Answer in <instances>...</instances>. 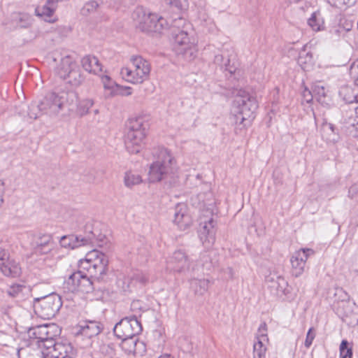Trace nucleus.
Segmentation results:
<instances>
[{
    "instance_id": "nucleus-1",
    "label": "nucleus",
    "mask_w": 358,
    "mask_h": 358,
    "mask_svg": "<svg viewBox=\"0 0 358 358\" xmlns=\"http://www.w3.org/2000/svg\"><path fill=\"white\" fill-rule=\"evenodd\" d=\"M172 32L173 50L187 60H192L196 56L197 48L191 24L183 18L174 20Z\"/></svg>"
},
{
    "instance_id": "nucleus-2",
    "label": "nucleus",
    "mask_w": 358,
    "mask_h": 358,
    "mask_svg": "<svg viewBox=\"0 0 358 358\" xmlns=\"http://www.w3.org/2000/svg\"><path fill=\"white\" fill-rule=\"evenodd\" d=\"M156 160L150 165L148 179L150 182L167 180L174 175L176 164L174 157L164 148H159L155 152Z\"/></svg>"
},
{
    "instance_id": "nucleus-3",
    "label": "nucleus",
    "mask_w": 358,
    "mask_h": 358,
    "mask_svg": "<svg viewBox=\"0 0 358 358\" xmlns=\"http://www.w3.org/2000/svg\"><path fill=\"white\" fill-rule=\"evenodd\" d=\"M258 108L256 98L245 90H240L234 100V118L236 124L245 127L255 118V112Z\"/></svg>"
},
{
    "instance_id": "nucleus-4",
    "label": "nucleus",
    "mask_w": 358,
    "mask_h": 358,
    "mask_svg": "<svg viewBox=\"0 0 358 358\" xmlns=\"http://www.w3.org/2000/svg\"><path fill=\"white\" fill-rule=\"evenodd\" d=\"M136 26L144 32L161 33L168 28L167 20L156 13H152L143 6L136 7L132 13Z\"/></svg>"
},
{
    "instance_id": "nucleus-5",
    "label": "nucleus",
    "mask_w": 358,
    "mask_h": 358,
    "mask_svg": "<svg viewBox=\"0 0 358 358\" xmlns=\"http://www.w3.org/2000/svg\"><path fill=\"white\" fill-rule=\"evenodd\" d=\"M141 331V322L135 316L122 319L113 329L115 336L122 341V348L125 349L126 345H129V348L126 349L129 352L134 351V346L136 345L134 336Z\"/></svg>"
},
{
    "instance_id": "nucleus-6",
    "label": "nucleus",
    "mask_w": 358,
    "mask_h": 358,
    "mask_svg": "<svg viewBox=\"0 0 358 358\" xmlns=\"http://www.w3.org/2000/svg\"><path fill=\"white\" fill-rule=\"evenodd\" d=\"M77 99V93L72 90L50 92L41 101V108L44 113L57 115L64 106L73 105Z\"/></svg>"
},
{
    "instance_id": "nucleus-7",
    "label": "nucleus",
    "mask_w": 358,
    "mask_h": 358,
    "mask_svg": "<svg viewBox=\"0 0 358 358\" xmlns=\"http://www.w3.org/2000/svg\"><path fill=\"white\" fill-rule=\"evenodd\" d=\"M147 129L148 124L142 118L129 120L124 139L125 146L129 152L136 154L143 148Z\"/></svg>"
},
{
    "instance_id": "nucleus-8",
    "label": "nucleus",
    "mask_w": 358,
    "mask_h": 358,
    "mask_svg": "<svg viewBox=\"0 0 358 358\" xmlns=\"http://www.w3.org/2000/svg\"><path fill=\"white\" fill-rule=\"evenodd\" d=\"M129 66L123 67L120 73L122 78L132 84H141L149 77L150 63L141 56H133Z\"/></svg>"
},
{
    "instance_id": "nucleus-9",
    "label": "nucleus",
    "mask_w": 358,
    "mask_h": 358,
    "mask_svg": "<svg viewBox=\"0 0 358 358\" xmlns=\"http://www.w3.org/2000/svg\"><path fill=\"white\" fill-rule=\"evenodd\" d=\"M55 72L59 78L73 87L80 86L85 80L78 65L69 56L61 58Z\"/></svg>"
},
{
    "instance_id": "nucleus-10",
    "label": "nucleus",
    "mask_w": 358,
    "mask_h": 358,
    "mask_svg": "<svg viewBox=\"0 0 358 358\" xmlns=\"http://www.w3.org/2000/svg\"><path fill=\"white\" fill-rule=\"evenodd\" d=\"M62 306L61 298L55 294L38 299L34 308L38 316L44 320H50L55 316Z\"/></svg>"
},
{
    "instance_id": "nucleus-11",
    "label": "nucleus",
    "mask_w": 358,
    "mask_h": 358,
    "mask_svg": "<svg viewBox=\"0 0 358 358\" xmlns=\"http://www.w3.org/2000/svg\"><path fill=\"white\" fill-rule=\"evenodd\" d=\"M60 329L55 324H43L33 327L29 329L31 336L38 341L44 343V346L49 349L55 337L60 334Z\"/></svg>"
},
{
    "instance_id": "nucleus-12",
    "label": "nucleus",
    "mask_w": 358,
    "mask_h": 358,
    "mask_svg": "<svg viewBox=\"0 0 358 358\" xmlns=\"http://www.w3.org/2000/svg\"><path fill=\"white\" fill-rule=\"evenodd\" d=\"M29 245L33 253L37 255L49 253L53 248L52 236L49 234L34 233L29 236Z\"/></svg>"
},
{
    "instance_id": "nucleus-13",
    "label": "nucleus",
    "mask_w": 358,
    "mask_h": 358,
    "mask_svg": "<svg viewBox=\"0 0 358 358\" xmlns=\"http://www.w3.org/2000/svg\"><path fill=\"white\" fill-rule=\"evenodd\" d=\"M210 217H201L199 236L203 245L210 247L215 241V220L210 212H207Z\"/></svg>"
},
{
    "instance_id": "nucleus-14",
    "label": "nucleus",
    "mask_w": 358,
    "mask_h": 358,
    "mask_svg": "<svg viewBox=\"0 0 358 358\" xmlns=\"http://www.w3.org/2000/svg\"><path fill=\"white\" fill-rule=\"evenodd\" d=\"M314 254L315 251L310 248H301L293 253L290 262L294 276L297 278L303 274L307 259Z\"/></svg>"
},
{
    "instance_id": "nucleus-15",
    "label": "nucleus",
    "mask_w": 358,
    "mask_h": 358,
    "mask_svg": "<svg viewBox=\"0 0 358 358\" xmlns=\"http://www.w3.org/2000/svg\"><path fill=\"white\" fill-rule=\"evenodd\" d=\"M49 349L45 355L42 354L45 358H74L76 355V349L69 342H57Z\"/></svg>"
},
{
    "instance_id": "nucleus-16",
    "label": "nucleus",
    "mask_w": 358,
    "mask_h": 358,
    "mask_svg": "<svg viewBox=\"0 0 358 358\" xmlns=\"http://www.w3.org/2000/svg\"><path fill=\"white\" fill-rule=\"evenodd\" d=\"M21 268L19 264L10 258V255L6 250H0V272L7 277H17Z\"/></svg>"
},
{
    "instance_id": "nucleus-17",
    "label": "nucleus",
    "mask_w": 358,
    "mask_h": 358,
    "mask_svg": "<svg viewBox=\"0 0 358 358\" xmlns=\"http://www.w3.org/2000/svg\"><path fill=\"white\" fill-rule=\"evenodd\" d=\"M167 268L175 273H182L189 268L188 256L182 250H176L167 262Z\"/></svg>"
},
{
    "instance_id": "nucleus-18",
    "label": "nucleus",
    "mask_w": 358,
    "mask_h": 358,
    "mask_svg": "<svg viewBox=\"0 0 358 358\" xmlns=\"http://www.w3.org/2000/svg\"><path fill=\"white\" fill-rule=\"evenodd\" d=\"M87 254L90 262L92 265V270L95 271L96 278H101L106 272L108 263L107 257L97 250H92Z\"/></svg>"
},
{
    "instance_id": "nucleus-19",
    "label": "nucleus",
    "mask_w": 358,
    "mask_h": 358,
    "mask_svg": "<svg viewBox=\"0 0 358 358\" xmlns=\"http://www.w3.org/2000/svg\"><path fill=\"white\" fill-rule=\"evenodd\" d=\"M148 281V276L146 273L140 271H136L127 276H124L118 280V286L124 292L130 291L137 283L145 285Z\"/></svg>"
},
{
    "instance_id": "nucleus-20",
    "label": "nucleus",
    "mask_w": 358,
    "mask_h": 358,
    "mask_svg": "<svg viewBox=\"0 0 358 358\" xmlns=\"http://www.w3.org/2000/svg\"><path fill=\"white\" fill-rule=\"evenodd\" d=\"M173 223L180 230L188 229L192 224V220L185 203H178L174 209Z\"/></svg>"
},
{
    "instance_id": "nucleus-21",
    "label": "nucleus",
    "mask_w": 358,
    "mask_h": 358,
    "mask_svg": "<svg viewBox=\"0 0 358 358\" xmlns=\"http://www.w3.org/2000/svg\"><path fill=\"white\" fill-rule=\"evenodd\" d=\"M93 241V235L89 234L85 237L82 236H64L60 239V245L65 248L74 249L83 245H90Z\"/></svg>"
},
{
    "instance_id": "nucleus-22",
    "label": "nucleus",
    "mask_w": 358,
    "mask_h": 358,
    "mask_svg": "<svg viewBox=\"0 0 358 358\" xmlns=\"http://www.w3.org/2000/svg\"><path fill=\"white\" fill-rule=\"evenodd\" d=\"M266 280L268 283H270V287L275 289L277 295L287 296L290 293L288 282L281 275H270L266 277Z\"/></svg>"
},
{
    "instance_id": "nucleus-23",
    "label": "nucleus",
    "mask_w": 358,
    "mask_h": 358,
    "mask_svg": "<svg viewBox=\"0 0 358 358\" xmlns=\"http://www.w3.org/2000/svg\"><path fill=\"white\" fill-rule=\"evenodd\" d=\"M79 327L80 334L89 338L99 335L103 329L100 322L90 320L81 322Z\"/></svg>"
},
{
    "instance_id": "nucleus-24",
    "label": "nucleus",
    "mask_w": 358,
    "mask_h": 358,
    "mask_svg": "<svg viewBox=\"0 0 358 358\" xmlns=\"http://www.w3.org/2000/svg\"><path fill=\"white\" fill-rule=\"evenodd\" d=\"M83 69L91 73L99 76L102 73V66L99 59L91 55L84 57L81 60Z\"/></svg>"
},
{
    "instance_id": "nucleus-25",
    "label": "nucleus",
    "mask_w": 358,
    "mask_h": 358,
    "mask_svg": "<svg viewBox=\"0 0 358 358\" xmlns=\"http://www.w3.org/2000/svg\"><path fill=\"white\" fill-rule=\"evenodd\" d=\"M104 89V96L106 99H111L117 96V91L119 85L117 84L109 76L105 74H100L99 76Z\"/></svg>"
},
{
    "instance_id": "nucleus-26",
    "label": "nucleus",
    "mask_w": 358,
    "mask_h": 358,
    "mask_svg": "<svg viewBox=\"0 0 358 358\" xmlns=\"http://www.w3.org/2000/svg\"><path fill=\"white\" fill-rule=\"evenodd\" d=\"M83 274L82 271H78L69 275L64 282L63 288L64 291L71 293L76 292Z\"/></svg>"
},
{
    "instance_id": "nucleus-27",
    "label": "nucleus",
    "mask_w": 358,
    "mask_h": 358,
    "mask_svg": "<svg viewBox=\"0 0 358 358\" xmlns=\"http://www.w3.org/2000/svg\"><path fill=\"white\" fill-rule=\"evenodd\" d=\"M210 282L208 279L192 278L190 287L195 294L203 295L208 289Z\"/></svg>"
},
{
    "instance_id": "nucleus-28",
    "label": "nucleus",
    "mask_w": 358,
    "mask_h": 358,
    "mask_svg": "<svg viewBox=\"0 0 358 358\" xmlns=\"http://www.w3.org/2000/svg\"><path fill=\"white\" fill-rule=\"evenodd\" d=\"M12 22L17 28H27L32 24V18L27 13H14L12 15Z\"/></svg>"
},
{
    "instance_id": "nucleus-29",
    "label": "nucleus",
    "mask_w": 358,
    "mask_h": 358,
    "mask_svg": "<svg viewBox=\"0 0 358 358\" xmlns=\"http://www.w3.org/2000/svg\"><path fill=\"white\" fill-rule=\"evenodd\" d=\"M56 10V8L45 3L43 6H38L35 9L36 15L41 17L45 21L48 22H54L55 19L52 17Z\"/></svg>"
},
{
    "instance_id": "nucleus-30",
    "label": "nucleus",
    "mask_w": 358,
    "mask_h": 358,
    "mask_svg": "<svg viewBox=\"0 0 358 358\" xmlns=\"http://www.w3.org/2000/svg\"><path fill=\"white\" fill-rule=\"evenodd\" d=\"M308 24L315 31L324 29V21L320 11H315L311 14L308 19Z\"/></svg>"
},
{
    "instance_id": "nucleus-31",
    "label": "nucleus",
    "mask_w": 358,
    "mask_h": 358,
    "mask_svg": "<svg viewBox=\"0 0 358 358\" xmlns=\"http://www.w3.org/2000/svg\"><path fill=\"white\" fill-rule=\"evenodd\" d=\"M298 64L304 71H308L313 64V55L310 52H306V46L299 53Z\"/></svg>"
},
{
    "instance_id": "nucleus-32",
    "label": "nucleus",
    "mask_w": 358,
    "mask_h": 358,
    "mask_svg": "<svg viewBox=\"0 0 358 358\" xmlns=\"http://www.w3.org/2000/svg\"><path fill=\"white\" fill-rule=\"evenodd\" d=\"M94 289L93 283L86 273H84L76 292L90 293Z\"/></svg>"
},
{
    "instance_id": "nucleus-33",
    "label": "nucleus",
    "mask_w": 358,
    "mask_h": 358,
    "mask_svg": "<svg viewBox=\"0 0 358 358\" xmlns=\"http://www.w3.org/2000/svg\"><path fill=\"white\" fill-rule=\"evenodd\" d=\"M78 268V271H82L83 273H84V271H87L90 277L96 278L94 270H92V265L90 262L89 257H87V254H86L85 257L84 259H82L79 261Z\"/></svg>"
},
{
    "instance_id": "nucleus-34",
    "label": "nucleus",
    "mask_w": 358,
    "mask_h": 358,
    "mask_svg": "<svg viewBox=\"0 0 358 358\" xmlns=\"http://www.w3.org/2000/svg\"><path fill=\"white\" fill-rule=\"evenodd\" d=\"M266 343H262V341H256L254 343L253 358H266Z\"/></svg>"
},
{
    "instance_id": "nucleus-35",
    "label": "nucleus",
    "mask_w": 358,
    "mask_h": 358,
    "mask_svg": "<svg viewBox=\"0 0 358 358\" xmlns=\"http://www.w3.org/2000/svg\"><path fill=\"white\" fill-rule=\"evenodd\" d=\"M94 105V100L92 99H84L79 101L77 106V111L80 115L83 116L89 113V110Z\"/></svg>"
},
{
    "instance_id": "nucleus-36",
    "label": "nucleus",
    "mask_w": 358,
    "mask_h": 358,
    "mask_svg": "<svg viewBox=\"0 0 358 358\" xmlns=\"http://www.w3.org/2000/svg\"><path fill=\"white\" fill-rule=\"evenodd\" d=\"M124 181L125 186L131 187L134 185L140 184L142 182V179L138 174L132 172H127L124 176Z\"/></svg>"
},
{
    "instance_id": "nucleus-37",
    "label": "nucleus",
    "mask_w": 358,
    "mask_h": 358,
    "mask_svg": "<svg viewBox=\"0 0 358 358\" xmlns=\"http://www.w3.org/2000/svg\"><path fill=\"white\" fill-rule=\"evenodd\" d=\"M99 7L98 3L94 1H89L86 2L80 10V13L83 16H88L94 13Z\"/></svg>"
},
{
    "instance_id": "nucleus-38",
    "label": "nucleus",
    "mask_w": 358,
    "mask_h": 358,
    "mask_svg": "<svg viewBox=\"0 0 358 358\" xmlns=\"http://www.w3.org/2000/svg\"><path fill=\"white\" fill-rule=\"evenodd\" d=\"M340 358H352V348L349 347V343L343 340L339 348Z\"/></svg>"
},
{
    "instance_id": "nucleus-39",
    "label": "nucleus",
    "mask_w": 358,
    "mask_h": 358,
    "mask_svg": "<svg viewBox=\"0 0 358 358\" xmlns=\"http://www.w3.org/2000/svg\"><path fill=\"white\" fill-rule=\"evenodd\" d=\"M42 113L41 102L39 104L33 103L29 106L28 116L31 119L36 120Z\"/></svg>"
},
{
    "instance_id": "nucleus-40",
    "label": "nucleus",
    "mask_w": 358,
    "mask_h": 358,
    "mask_svg": "<svg viewBox=\"0 0 358 358\" xmlns=\"http://www.w3.org/2000/svg\"><path fill=\"white\" fill-rule=\"evenodd\" d=\"M257 341H262V343H267L268 342V338L267 336V326L265 322H262L257 331Z\"/></svg>"
},
{
    "instance_id": "nucleus-41",
    "label": "nucleus",
    "mask_w": 358,
    "mask_h": 358,
    "mask_svg": "<svg viewBox=\"0 0 358 358\" xmlns=\"http://www.w3.org/2000/svg\"><path fill=\"white\" fill-rule=\"evenodd\" d=\"M313 93L315 98L320 103H324V99L326 96V90L323 86L315 85L313 87Z\"/></svg>"
},
{
    "instance_id": "nucleus-42",
    "label": "nucleus",
    "mask_w": 358,
    "mask_h": 358,
    "mask_svg": "<svg viewBox=\"0 0 358 358\" xmlns=\"http://www.w3.org/2000/svg\"><path fill=\"white\" fill-rule=\"evenodd\" d=\"M198 264H201V266L207 270H209L211 267V261L208 252H203L200 255V259L198 261Z\"/></svg>"
},
{
    "instance_id": "nucleus-43",
    "label": "nucleus",
    "mask_w": 358,
    "mask_h": 358,
    "mask_svg": "<svg viewBox=\"0 0 358 358\" xmlns=\"http://www.w3.org/2000/svg\"><path fill=\"white\" fill-rule=\"evenodd\" d=\"M24 288L25 287L21 285H13L8 288L7 293L12 297H16L19 296Z\"/></svg>"
},
{
    "instance_id": "nucleus-44",
    "label": "nucleus",
    "mask_w": 358,
    "mask_h": 358,
    "mask_svg": "<svg viewBox=\"0 0 358 358\" xmlns=\"http://www.w3.org/2000/svg\"><path fill=\"white\" fill-rule=\"evenodd\" d=\"M100 351L102 354L108 355L110 357L115 355V348L113 343L103 344L101 346Z\"/></svg>"
},
{
    "instance_id": "nucleus-45",
    "label": "nucleus",
    "mask_w": 358,
    "mask_h": 358,
    "mask_svg": "<svg viewBox=\"0 0 358 358\" xmlns=\"http://www.w3.org/2000/svg\"><path fill=\"white\" fill-rule=\"evenodd\" d=\"M170 5L180 10H185L188 7L187 0H166Z\"/></svg>"
},
{
    "instance_id": "nucleus-46",
    "label": "nucleus",
    "mask_w": 358,
    "mask_h": 358,
    "mask_svg": "<svg viewBox=\"0 0 358 358\" xmlns=\"http://www.w3.org/2000/svg\"><path fill=\"white\" fill-rule=\"evenodd\" d=\"M214 62L216 64L220 65L221 66H224L226 70H229L230 72H231V70L228 69V63L229 59H225L222 55H217L215 56Z\"/></svg>"
},
{
    "instance_id": "nucleus-47",
    "label": "nucleus",
    "mask_w": 358,
    "mask_h": 358,
    "mask_svg": "<svg viewBox=\"0 0 358 358\" xmlns=\"http://www.w3.org/2000/svg\"><path fill=\"white\" fill-rule=\"evenodd\" d=\"M315 337V333L314 332V329L313 327L310 328L308 331V333L306 334V338L305 340L304 345L305 346L308 348L312 345V343Z\"/></svg>"
},
{
    "instance_id": "nucleus-48",
    "label": "nucleus",
    "mask_w": 358,
    "mask_h": 358,
    "mask_svg": "<svg viewBox=\"0 0 358 358\" xmlns=\"http://www.w3.org/2000/svg\"><path fill=\"white\" fill-rule=\"evenodd\" d=\"M132 94V89L130 87L120 85L117 91V96H127Z\"/></svg>"
},
{
    "instance_id": "nucleus-49",
    "label": "nucleus",
    "mask_w": 358,
    "mask_h": 358,
    "mask_svg": "<svg viewBox=\"0 0 358 358\" xmlns=\"http://www.w3.org/2000/svg\"><path fill=\"white\" fill-rule=\"evenodd\" d=\"M350 73L351 76L355 79L356 85H358V61L352 64L350 69Z\"/></svg>"
},
{
    "instance_id": "nucleus-50",
    "label": "nucleus",
    "mask_w": 358,
    "mask_h": 358,
    "mask_svg": "<svg viewBox=\"0 0 358 358\" xmlns=\"http://www.w3.org/2000/svg\"><path fill=\"white\" fill-rule=\"evenodd\" d=\"M302 95L304 101L307 103H310L315 97L313 93L308 89L304 90Z\"/></svg>"
},
{
    "instance_id": "nucleus-51",
    "label": "nucleus",
    "mask_w": 358,
    "mask_h": 358,
    "mask_svg": "<svg viewBox=\"0 0 358 358\" xmlns=\"http://www.w3.org/2000/svg\"><path fill=\"white\" fill-rule=\"evenodd\" d=\"M58 0H47L46 3L57 8Z\"/></svg>"
},
{
    "instance_id": "nucleus-52",
    "label": "nucleus",
    "mask_w": 358,
    "mask_h": 358,
    "mask_svg": "<svg viewBox=\"0 0 358 358\" xmlns=\"http://www.w3.org/2000/svg\"><path fill=\"white\" fill-rule=\"evenodd\" d=\"M352 21H350L349 22H347L345 25H344V28L349 31L352 29Z\"/></svg>"
},
{
    "instance_id": "nucleus-53",
    "label": "nucleus",
    "mask_w": 358,
    "mask_h": 358,
    "mask_svg": "<svg viewBox=\"0 0 358 358\" xmlns=\"http://www.w3.org/2000/svg\"><path fill=\"white\" fill-rule=\"evenodd\" d=\"M326 127L330 129L332 132H334V127L332 124H327Z\"/></svg>"
},
{
    "instance_id": "nucleus-54",
    "label": "nucleus",
    "mask_w": 358,
    "mask_h": 358,
    "mask_svg": "<svg viewBox=\"0 0 358 358\" xmlns=\"http://www.w3.org/2000/svg\"><path fill=\"white\" fill-rule=\"evenodd\" d=\"M159 358H173V357H171V355L169 354H164V355H162L160 357H159Z\"/></svg>"
},
{
    "instance_id": "nucleus-55",
    "label": "nucleus",
    "mask_w": 358,
    "mask_h": 358,
    "mask_svg": "<svg viewBox=\"0 0 358 358\" xmlns=\"http://www.w3.org/2000/svg\"><path fill=\"white\" fill-rule=\"evenodd\" d=\"M353 3V1L351 0H343V3L345 5H349L352 4Z\"/></svg>"
},
{
    "instance_id": "nucleus-56",
    "label": "nucleus",
    "mask_w": 358,
    "mask_h": 358,
    "mask_svg": "<svg viewBox=\"0 0 358 358\" xmlns=\"http://www.w3.org/2000/svg\"><path fill=\"white\" fill-rule=\"evenodd\" d=\"M356 99V97L354 96L352 99H351L350 98H348V99H345V100L349 102V103H352L355 101Z\"/></svg>"
},
{
    "instance_id": "nucleus-57",
    "label": "nucleus",
    "mask_w": 358,
    "mask_h": 358,
    "mask_svg": "<svg viewBox=\"0 0 358 358\" xmlns=\"http://www.w3.org/2000/svg\"><path fill=\"white\" fill-rule=\"evenodd\" d=\"M355 113L357 115V117H358V106L355 109Z\"/></svg>"
},
{
    "instance_id": "nucleus-58",
    "label": "nucleus",
    "mask_w": 358,
    "mask_h": 358,
    "mask_svg": "<svg viewBox=\"0 0 358 358\" xmlns=\"http://www.w3.org/2000/svg\"><path fill=\"white\" fill-rule=\"evenodd\" d=\"M0 185H2V186L4 185V182L1 180H0Z\"/></svg>"
},
{
    "instance_id": "nucleus-59",
    "label": "nucleus",
    "mask_w": 358,
    "mask_h": 358,
    "mask_svg": "<svg viewBox=\"0 0 358 358\" xmlns=\"http://www.w3.org/2000/svg\"><path fill=\"white\" fill-rule=\"evenodd\" d=\"M345 90H346L347 92L352 91V90L350 88H345Z\"/></svg>"
},
{
    "instance_id": "nucleus-60",
    "label": "nucleus",
    "mask_w": 358,
    "mask_h": 358,
    "mask_svg": "<svg viewBox=\"0 0 358 358\" xmlns=\"http://www.w3.org/2000/svg\"><path fill=\"white\" fill-rule=\"evenodd\" d=\"M357 129H358V122H357Z\"/></svg>"
},
{
    "instance_id": "nucleus-61",
    "label": "nucleus",
    "mask_w": 358,
    "mask_h": 358,
    "mask_svg": "<svg viewBox=\"0 0 358 358\" xmlns=\"http://www.w3.org/2000/svg\"><path fill=\"white\" fill-rule=\"evenodd\" d=\"M357 29H358V21H357Z\"/></svg>"
}]
</instances>
